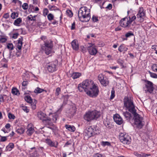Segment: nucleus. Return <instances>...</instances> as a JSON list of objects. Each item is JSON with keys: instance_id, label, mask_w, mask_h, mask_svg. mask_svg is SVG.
Here are the masks:
<instances>
[{"instance_id": "8fccbe9b", "label": "nucleus", "mask_w": 157, "mask_h": 157, "mask_svg": "<svg viewBox=\"0 0 157 157\" xmlns=\"http://www.w3.org/2000/svg\"><path fill=\"white\" fill-rule=\"evenodd\" d=\"M22 8L24 10H26L28 8V5L26 3H24L22 5Z\"/></svg>"}, {"instance_id": "1a4fd4ad", "label": "nucleus", "mask_w": 157, "mask_h": 157, "mask_svg": "<svg viewBox=\"0 0 157 157\" xmlns=\"http://www.w3.org/2000/svg\"><path fill=\"white\" fill-rule=\"evenodd\" d=\"M88 137L90 138L99 133V130L97 127L91 126L87 128L85 131Z\"/></svg>"}, {"instance_id": "6e6552de", "label": "nucleus", "mask_w": 157, "mask_h": 157, "mask_svg": "<svg viewBox=\"0 0 157 157\" xmlns=\"http://www.w3.org/2000/svg\"><path fill=\"white\" fill-rule=\"evenodd\" d=\"M119 138L121 142L124 144L129 145L131 142V137L127 134L120 133Z\"/></svg>"}, {"instance_id": "13d9d810", "label": "nucleus", "mask_w": 157, "mask_h": 157, "mask_svg": "<svg viewBox=\"0 0 157 157\" xmlns=\"http://www.w3.org/2000/svg\"><path fill=\"white\" fill-rule=\"evenodd\" d=\"M17 52L16 54V56L17 57H19L21 56V50H18L17 49Z\"/></svg>"}, {"instance_id": "b1692460", "label": "nucleus", "mask_w": 157, "mask_h": 157, "mask_svg": "<svg viewBox=\"0 0 157 157\" xmlns=\"http://www.w3.org/2000/svg\"><path fill=\"white\" fill-rule=\"evenodd\" d=\"M46 115L45 114L41 112L38 113L37 114L38 117L42 121L43 119L47 117H45Z\"/></svg>"}, {"instance_id": "f3484780", "label": "nucleus", "mask_w": 157, "mask_h": 157, "mask_svg": "<svg viewBox=\"0 0 157 157\" xmlns=\"http://www.w3.org/2000/svg\"><path fill=\"white\" fill-rule=\"evenodd\" d=\"M45 142L49 146L56 148L58 143L57 141L53 142L50 139H47L45 140Z\"/></svg>"}, {"instance_id": "4be33fe9", "label": "nucleus", "mask_w": 157, "mask_h": 157, "mask_svg": "<svg viewBox=\"0 0 157 157\" xmlns=\"http://www.w3.org/2000/svg\"><path fill=\"white\" fill-rule=\"evenodd\" d=\"M82 75L80 73L74 72L71 75V77L74 79L79 78Z\"/></svg>"}, {"instance_id": "338daca9", "label": "nucleus", "mask_w": 157, "mask_h": 157, "mask_svg": "<svg viewBox=\"0 0 157 157\" xmlns=\"http://www.w3.org/2000/svg\"><path fill=\"white\" fill-rule=\"evenodd\" d=\"M29 82L27 81H24L22 83V86H27Z\"/></svg>"}, {"instance_id": "e433bc0d", "label": "nucleus", "mask_w": 157, "mask_h": 157, "mask_svg": "<svg viewBox=\"0 0 157 157\" xmlns=\"http://www.w3.org/2000/svg\"><path fill=\"white\" fill-rule=\"evenodd\" d=\"M117 63L121 67V68H124L125 67L123 64L124 63V60H122L121 59H118L117 60Z\"/></svg>"}, {"instance_id": "c85d7f7f", "label": "nucleus", "mask_w": 157, "mask_h": 157, "mask_svg": "<svg viewBox=\"0 0 157 157\" xmlns=\"http://www.w3.org/2000/svg\"><path fill=\"white\" fill-rule=\"evenodd\" d=\"M44 91H45L46 92H47L46 90H44L43 89L37 87L35 89L34 92L35 94H38L41 93Z\"/></svg>"}, {"instance_id": "393cba45", "label": "nucleus", "mask_w": 157, "mask_h": 157, "mask_svg": "<svg viewBox=\"0 0 157 157\" xmlns=\"http://www.w3.org/2000/svg\"><path fill=\"white\" fill-rule=\"evenodd\" d=\"M69 96L68 94H66L65 95H62V97H63L64 99L63 104L61 107L65 105L67 103Z\"/></svg>"}, {"instance_id": "ea45409f", "label": "nucleus", "mask_w": 157, "mask_h": 157, "mask_svg": "<svg viewBox=\"0 0 157 157\" xmlns=\"http://www.w3.org/2000/svg\"><path fill=\"white\" fill-rule=\"evenodd\" d=\"M101 144L104 147L106 146H110L111 145L110 143L108 141H102Z\"/></svg>"}, {"instance_id": "423d86ee", "label": "nucleus", "mask_w": 157, "mask_h": 157, "mask_svg": "<svg viewBox=\"0 0 157 157\" xmlns=\"http://www.w3.org/2000/svg\"><path fill=\"white\" fill-rule=\"evenodd\" d=\"M99 93V88L97 84H94L86 93L87 95L92 98L97 97Z\"/></svg>"}, {"instance_id": "0e129e2a", "label": "nucleus", "mask_w": 157, "mask_h": 157, "mask_svg": "<svg viewBox=\"0 0 157 157\" xmlns=\"http://www.w3.org/2000/svg\"><path fill=\"white\" fill-rule=\"evenodd\" d=\"M7 40V39L4 37H2L0 39V41L3 43H5Z\"/></svg>"}, {"instance_id": "72a5a7b5", "label": "nucleus", "mask_w": 157, "mask_h": 157, "mask_svg": "<svg viewBox=\"0 0 157 157\" xmlns=\"http://www.w3.org/2000/svg\"><path fill=\"white\" fill-rule=\"evenodd\" d=\"M48 7L50 10H59V8L55 6L49 5Z\"/></svg>"}, {"instance_id": "de8ad7c7", "label": "nucleus", "mask_w": 157, "mask_h": 157, "mask_svg": "<svg viewBox=\"0 0 157 157\" xmlns=\"http://www.w3.org/2000/svg\"><path fill=\"white\" fill-rule=\"evenodd\" d=\"M105 78L104 75L102 74H99L98 76V80L100 82H101V81L103 80V79Z\"/></svg>"}, {"instance_id": "a878e982", "label": "nucleus", "mask_w": 157, "mask_h": 157, "mask_svg": "<svg viewBox=\"0 0 157 157\" xmlns=\"http://www.w3.org/2000/svg\"><path fill=\"white\" fill-rule=\"evenodd\" d=\"M100 83L104 86H106L109 84V81L107 78H105L103 80L101 81Z\"/></svg>"}, {"instance_id": "4468645a", "label": "nucleus", "mask_w": 157, "mask_h": 157, "mask_svg": "<svg viewBox=\"0 0 157 157\" xmlns=\"http://www.w3.org/2000/svg\"><path fill=\"white\" fill-rule=\"evenodd\" d=\"M127 17L122 19L120 22V25L124 28H129L131 26V24L128 20H127Z\"/></svg>"}, {"instance_id": "9b49d317", "label": "nucleus", "mask_w": 157, "mask_h": 157, "mask_svg": "<svg viewBox=\"0 0 157 157\" xmlns=\"http://www.w3.org/2000/svg\"><path fill=\"white\" fill-rule=\"evenodd\" d=\"M58 64V61H54L49 62L47 63L46 67L47 70L49 72L52 73L57 70V66Z\"/></svg>"}, {"instance_id": "6e6d98bb", "label": "nucleus", "mask_w": 157, "mask_h": 157, "mask_svg": "<svg viewBox=\"0 0 157 157\" xmlns=\"http://www.w3.org/2000/svg\"><path fill=\"white\" fill-rule=\"evenodd\" d=\"M48 12L49 11L47 9L45 8L44 9L43 13L44 16H46L47 15Z\"/></svg>"}, {"instance_id": "774afa93", "label": "nucleus", "mask_w": 157, "mask_h": 157, "mask_svg": "<svg viewBox=\"0 0 157 157\" xmlns=\"http://www.w3.org/2000/svg\"><path fill=\"white\" fill-rule=\"evenodd\" d=\"M94 157H104L103 156L100 154L96 153L94 155Z\"/></svg>"}, {"instance_id": "f8f14e48", "label": "nucleus", "mask_w": 157, "mask_h": 157, "mask_svg": "<svg viewBox=\"0 0 157 157\" xmlns=\"http://www.w3.org/2000/svg\"><path fill=\"white\" fill-rule=\"evenodd\" d=\"M145 15V11L144 10L143 7H140L138 13L136 15V21L140 23L144 21V17Z\"/></svg>"}, {"instance_id": "7ed1b4c3", "label": "nucleus", "mask_w": 157, "mask_h": 157, "mask_svg": "<svg viewBox=\"0 0 157 157\" xmlns=\"http://www.w3.org/2000/svg\"><path fill=\"white\" fill-rule=\"evenodd\" d=\"M94 84L93 81L91 79H86L82 83L78 84V89L80 92H82L84 91L86 93Z\"/></svg>"}, {"instance_id": "412c9836", "label": "nucleus", "mask_w": 157, "mask_h": 157, "mask_svg": "<svg viewBox=\"0 0 157 157\" xmlns=\"http://www.w3.org/2000/svg\"><path fill=\"white\" fill-rule=\"evenodd\" d=\"M71 45L73 49L76 51L78 49V42L76 40H73L71 43Z\"/></svg>"}, {"instance_id": "3c124183", "label": "nucleus", "mask_w": 157, "mask_h": 157, "mask_svg": "<svg viewBox=\"0 0 157 157\" xmlns=\"http://www.w3.org/2000/svg\"><path fill=\"white\" fill-rule=\"evenodd\" d=\"M149 155L144 153H142V154H138L137 156L138 157H147Z\"/></svg>"}, {"instance_id": "ddd939ff", "label": "nucleus", "mask_w": 157, "mask_h": 157, "mask_svg": "<svg viewBox=\"0 0 157 157\" xmlns=\"http://www.w3.org/2000/svg\"><path fill=\"white\" fill-rule=\"evenodd\" d=\"M87 50L89 54L91 55L95 56L98 52L97 49L94 44L91 43H88Z\"/></svg>"}, {"instance_id": "0eeeda50", "label": "nucleus", "mask_w": 157, "mask_h": 157, "mask_svg": "<svg viewBox=\"0 0 157 157\" xmlns=\"http://www.w3.org/2000/svg\"><path fill=\"white\" fill-rule=\"evenodd\" d=\"M52 41L47 40L44 42V44L41 46V48L43 52L47 55H49L52 52Z\"/></svg>"}, {"instance_id": "cd10ccee", "label": "nucleus", "mask_w": 157, "mask_h": 157, "mask_svg": "<svg viewBox=\"0 0 157 157\" xmlns=\"http://www.w3.org/2000/svg\"><path fill=\"white\" fill-rule=\"evenodd\" d=\"M14 145L13 143H10L6 147V151H11L14 148Z\"/></svg>"}, {"instance_id": "a19ab883", "label": "nucleus", "mask_w": 157, "mask_h": 157, "mask_svg": "<svg viewBox=\"0 0 157 157\" xmlns=\"http://www.w3.org/2000/svg\"><path fill=\"white\" fill-rule=\"evenodd\" d=\"M21 107H22V110H23L24 112L27 113L29 112V109H28L27 107L26 106H25L23 104H22Z\"/></svg>"}, {"instance_id": "603ef678", "label": "nucleus", "mask_w": 157, "mask_h": 157, "mask_svg": "<svg viewBox=\"0 0 157 157\" xmlns=\"http://www.w3.org/2000/svg\"><path fill=\"white\" fill-rule=\"evenodd\" d=\"M66 13L68 16L70 17H72L73 16V13L72 11L70 10H67L66 11Z\"/></svg>"}, {"instance_id": "bf43d9fd", "label": "nucleus", "mask_w": 157, "mask_h": 157, "mask_svg": "<svg viewBox=\"0 0 157 157\" xmlns=\"http://www.w3.org/2000/svg\"><path fill=\"white\" fill-rule=\"evenodd\" d=\"M9 136H1L0 140L1 142H5L7 140V137H8Z\"/></svg>"}, {"instance_id": "a18cd8bd", "label": "nucleus", "mask_w": 157, "mask_h": 157, "mask_svg": "<svg viewBox=\"0 0 157 157\" xmlns=\"http://www.w3.org/2000/svg\"><path fill=\"white\" fill-rule=\"evenodd\" d=\"M153 71L157 72V64H154L151 67Z\"/></svg>"}, {"instance_id": "c03bdc74", "label": "nucleus", "mask_w": 157, "mask_h": 157, "mask_svg": "<svg viewBox=\"0 0 157 157\" xmlns=\"http://www.w3.org/2000/svg\"><path fill=\"white\" fill-rule=\"evenodd\" d=\"M36 100H35L34 102H33L32 101V102L30 103L31 104L32 108L33 109H36Z\"/></svg>"}, {"instance_id": "864d4df0", "label": "nucleus", "mask_w": 157, "mask_h": 157, "mask_svg": "<svg viewBox=\"0 0 157 157\" xmlns=\"http://www.w3.org/2000/svg\"><path fill=\"white\" fill-rule=\"evenodd\" d=\"M8 116L9 117V118L10 119H14L15 118V116L13 114H12L11 113H8Z\"/></svg>"}, {"instance_id": "2eb2a0df", "label": "nucleus", "mask_w": 157, "mask_h": 157, "mask_svg": "<svg viewBox=\"0 0 157 157\" xmlns=\"http://www.w3.org/2000/svg\"><path fill=\"white\" fill-rule=\"evenodd\" d=\"M42 122L47 127L49 126H54V124L52 123L51 121L50 118L47 117L43 120Z\"/></svg>"}, {"instance_id": "dca6fc26", "label": "nucleus", "mask_w": 157, "mask_h": 157, "mask_svg": "<svg viewBox=\"0 0 157 157\" xmlns=\"http://www.w3.org/2000/svg\"><path fill=\"white\" fill-rule=\"evenodd\" d=\"M113 119L114 121L118 125H121L123 123L122 119L118 114L114 115Z\"/></svg>"}, {"instance_id": "680f3d73", "label": "nucleus", "mask_w": 157, "mask_h": 157, "mask_svg": "<svg viewBox=\"0 0 157 157\" xmlns=\"http://www.w3.org/2000/svg\"><path fill=\"white\" fill-rule=\"evenodd\" d=\"M23 40V37H21L20 38H19L18 40V44H19L22 45V40Z\"/></svg>"}, {"instance_id": "aec40b11", "label": "nucleus", "mask_w": 157, "mask_h": 157, "mask_svg": "<svg viewBox=\"0 0 157 157\" xmlns=\"http://www.w3.org/2000/svg\"><path fill=\"white\" fill-rule=\"evenodd\" d=\"M27 129V130L26 131V133L29 136H31L32 135L35 131L34 127H30L29 125L28 126Z\"/></svg>"}, {"instance_id": "f704fd0d", "label": "nucleus", "mask_w": 157, "mask_h": 157, "mask_svg": "<svg viewBox=\"0 0 157 157\" xmlns=\"http://www.w3.org/2000/svg\"><path fill=\"white\" fill-rule=\"evenodd\" d=\"M25 99L26 101L29 103L32 102V101H33V100L31 98L29 95L26 96L25 98Z\"/></svg>"}, {"instance_id": "c756f323", "label": "nucleus", "mask_w": 157, "mask_h": 157, "mask_svg": "<svg viewBox=\"0 0 157 157\" xmlns=\"http://www.w3.org/2000/svg\"><path fill=\"white\" fill-rule=\"evenodd\" d=\"M61 92V89L60 88L58 87L56 88L55 90V95L56 96L55 97H56V98H58Z\"/></svg>"}, {"instance_id": "7c9ffc66", "label": "nucleus", "mask_w": 157, "mask_h": 157, "mask_svg": "<svg viewBox=\"0 0 157 157\" xmlns=\"http://www.w3.org/2000/svg\"><path fill=\"white\" fill-rule=\"evenodd\" d=\"M37 16V15H35L34 16H33L32 15H30L29 16L27 17V18L29 21H36V19L35 17Z\"/></svg>"}, {"instance_id": "a211bd4d", "label": "nucleus", "mask_w": 157, "mask_h": 157, "mask_svg": "<svg viewBox=\"0 0 157 157\" xmlns=\"http://www.w3.org/2000/svg\"><path fill=\"white\" fill-rule=\"evenodd\" d=\"M6 47L9 50V54L7 56V58L8 59H10V58L11 56L12 57L13 56V55L11 54L12 53V51L14 48L13 45L12 43H8L7 44Z\"/></svg>"}, {"instance_id": "37998d69", "label": "nucleus", "mask_w": 157, "mask_h": 157, "mask_svg": "<svg viewBox=\"0 0 157 157\" xmlns=\"http://www.w3.org/2000/svg\"><path fill=\"white\" fill-rule=\"evenodd\" d=\"M18 16V13H17L13 12L12 13L11 15V17L13 19L16 18V17H17Z\"/></svg>"}, {"instance_id": "052dcab7", "label": "nucleus", "mask_w": 157, "mask_h": 157, "mask_svg": "<svg viewBox=\"0 0 157 157\" xmlns=\"http://www.w3.org/2000/svg\"><path fill=\"white\" fill-rule=\"evenodd\" d=\"M124 45V44H121L118 47V50L121 52H122L123 51Z\"/></svg>"}, {"instance_id": "f03ea898", "label": "nucleus", "mask_w": 157, "mask_h": 157, "mask_svg": "<svg viewBox=\"0 0 157 157\" xmlns=\"http://www.w3.org/2000/svg\"><path fill=\"white\" fill-rule=\"evenodd\" d=\"M79 20L82 22H88L90 18V10L87 7H81L78 12Z\"/></svg>"}, {"instance_id": "49530a36", "label": "nucleus", "mask_w": 157, "mask_h": 157, "mask_svg": "<svg viewBox=\"0 0 157 157\" xmlns=\"http://www.w3.org/2000/svg\"><path fill=\"white\" fill-rule=\"evenodd\" d=\"M47 17L49 21H51V20H53L54 16L52 14L50 13L48 15Z\"/></svg>"}, {"instance_id": "2f4dec72", "label": "nucleus", "mask_w": 157, "mask_h": 157, "mask_svg": "<svg viewBox=\"0 0 157 157\" xmlns=\"http://www.w3.org/2000/svg\"><path fill=\"white\" fill-rule=\"evenodd\" d=\"M58 115L56 114H54L52 116V118H50L51 121L52 123H55L57 120Z\"/></svg>"}, {"instance_id": "6ab92c4d", "label": "nucleus", "mask_w": 157, "mask_h": 157, "mask_svg": "<svg viewBox=\"0 0 157 157\" xmlns=\"http://www.w3.org/2000/svg\"><path fill=\"white\" fill-rule=\"evenodd\" d=\"M127 13L128 14V18H129V20H128L130 24L131 23L134 21L135 19H137V17L133 14H130L131 13V12L130 11L128 10L127 12Z\"/></svg>"}, {"instance_id": "9d476101", "label": "nucleus", "mask_w": 157, "mask_h": 157, "mask_svg": "<svg viewBox=\"0 0 157 157\" xmlns=\"http://www.w3.org/2000/svg\"><path fill=\"white\" fill-rule=\"evenodd\" d=\"M145 86L144 87V90L146 93H149L152 94L154 90V84L151 82L148 81H145Z\"/></svg>"}, {"instance_id": "f257e3e1", "label": "nucleus", "mask_w": 157, "mask_h": 157, "mask_svg": "<svg viewBox=\"0 0 157 157\" xmlns=\"http://www.w3.org/2000/svg\"><path fill=\"white\" fill-rule=\"evenodd\" d=\"M124 105L126 109L134 116L135 118V123L138 125V127H140L142 124H141L140 123H139L138 122L140 119H142V118L139 117V114L136 112V110L135 109L133 98L128 96L125 97L124 99Z\"/></svg>"}, {"instance_id": "c9c22d12", "label": "nucleus", "mask_w": 157, "mask_h": 157, "mask_svg": "<svg viewBox=\"0 0 157 157\" xmlns=\"http://www.w3.org/2000/svg\"><path fill=\"white\" fill-rule=\"evenodd\" d=\"M12 93L15 95L19 94V91L16 88H13L12 90Z\"/></svg>"}, {"instance_id": "bb28decb", "label": "nucleus", "mask_w": 157, "mask_h": 157, "mask_svg": "<svg viewBox=\"0 0 157 157\" xmlns=\"http://www.w3.org/2000/svg\"><path fill=\"white\" fill-rule=\"evenodd\" d=\"M22 19L19 17L15 20L13 23V24L16 26H19V24L22 22Z\"/></svg>"}, {"instance_id": "58836bf2", "label": "nucleus", "mask_w": 157, "mask_h": 157, "mask_svg": "<svg viewBox=\"0 0 157 157\" xmlns=\"http://www.w3.org/2000/svg\"><path fill=\"white\" fill-rule=\"evenodd\" d=\"M30 155V157H38L39 156V154L37 153L36 151L31 153Z\"/></svg>"}, {"instance_id": "79ce46f5", "label": "nucleus", "mask_w": 157, "mask_h": 157, "mask_svg": "<svg viewBox=\"0 0 157 157\" xmlns=\"http://www.w3.org/2000/svg\"><path fill=\"white\" fill-rule=\"evenodd\" d=\"M148 72L151 78H157V75L156 73L151 72L150 71H148Z\"/></svg>"}, {"instance_id": "09e8293b", "label": "nucleus", "mask_w": 157, "mask_h": 157, "mask_svg": "<svg viewBox=\"0 0 157 157\" xmlns=\"http://www.w3.org/2000/svg\"><path fill=\"white\" fill-rule=\"evenodd\" d=\"M115 91L114 88H112V89L111 91V95L110 97L111 99H113L115 97Z\"/></svg>"}, {"instance_id": "5701e85b", "label": "nucleus", "mask_w": 157, "mask_h": 157, "mask_svg": "<svg viewBox=\"0 0 157 157\" xmlns=\"http://www.w3.org/2000/svg\"><path fill=\"white\" fill-rule=\"evenodd\" d=\"M65 127L67 129L71 132H74L75 130V127L73 125L66 124Z\"/></svg>"}, {"instance_id": "20e7f679", "label": "nucleus", "mask_w": 157, "mask_h": 157, "mask_svg": "<svg viewBox=\"0 0 157 157\" xmlns=\"http://www.w3.org/2000/svg\"><path fill=\"white\" fill-rule=\"evenodd\" d=\"M122 113L124 116V117L128 121L131 122V121H132L134 120V124L136 125V127L138 129H140L142 128L143 127L144 125V122L143 121V118L140 115H139V117L140 118H141L142 119H140V121H138L139 122L138 123H140L142 125H141L140 127H139L138 126V125L135 123V118L134 115H133V114L132 115L130 113L127 111H126L125 112H123Z\"/></svg>"}, {"instance_id": "5fc2aeb1", "label": "nucleus", "mask_w": 157, "mask_h": 157, "mask_svg": "<svg viewBox=\"0 0 157 157\" xmlns=\"http://www.w3.org/2000/svg\"><path fill=\"white\" fill-rule=\"evenodd\" d=\"M105 125L106 128L108 129H110L112 127V125L110 123H105Z\"/></svg>"}, {"instance_id": "473e14b6", "label": "nucleus", "mask_w": 157, "mask_h": 157, "mask_svg": "<svg viewBox=\"0 0 157 157\" xmlns=\"http://www.w3.org/2000/svg\"><path fill=\"white\" fill-rule=\"evenodd\" d=\"M25 131V129L24 127H21L17 129L16 132L18 134H23Z\"/></svg>"}, {"instance_id": "69168bd1", "label": "nucleus", "mask_w": 157, "mask_h": 157, "mask_svg": "<svg viewBox=\"0 0 157 157\" xmlns=\"http://www.w3.org/2000/svg\"><path fill=\"white\" fill-rule=\"evenodd\" d=\"M19 35V34L18 33H13L12 36V38L14 39H15Z\"/></svg>"}, {"instance_id": "4d7b16f0", "label": "nucleus", "mask_w": 157, "mask_h": 157, "mask_svg": "<svg viewBox=\"0 0 157 157\" xmlns=\"http://www.w3.org/2000/svg\"><path fill=\"white\" fill-rule=\"evenodd\" d=\"M92 19L93 21L94 22H97L98 21V17L95 16L94 15H93L92 16Z\"/></svg>"}, {"instance_id": "e2e57ef3", "label": "nucleus", "mask_w": 157, "mask_h": 157, "mask_svg": "<svg viewBox=\"0 0 157 157\" xmlns=\"http://www.w3.org/2000/svg\"><path fill=\"white\" fill-rule=\"evenodd\" d=\"M72 144V142L71 140H69L67 141L65 144L64 146V147H67L68 145H71Z\"/></svg>"}, {"instance_id": "4c0bfd02", "label": "nucleus", "mask_w": 157, "mask_h": 157, "mask_svg": "<svg viewBox=\"0 0 157 157\" xmlns=\"http://www.w3.org/2000/svg\"><path fill=\"white\" fill-rule=\"evenodd\" d=\"M132 36H134V34L131 31H128L125 35V36L127 38L130 37Z\"/></svg>"}, {"instance_id": "39448f33", "label": "nucleus", "mask_w": 157, "mask_h": 157, "mask_svg": "<svg viewBox=\"0 0 157 157\" xmlns=\"http://www.w3.org/2000/svg\"><path fill=\"white\" fill-rule=\"evenodd\" d=\"M100 115L98 111L94 110L86 112L84 116V119L87 122L93 120H97L100 117Z\"/></svg>"}]
</instances>
